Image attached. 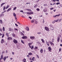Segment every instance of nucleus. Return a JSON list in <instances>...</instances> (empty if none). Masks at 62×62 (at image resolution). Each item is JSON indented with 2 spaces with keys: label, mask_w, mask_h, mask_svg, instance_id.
Instances as JSON below:
<instances>
[{
  "label": "nucleus",
  "mask_w": 62,
  "mask_h": 62,
  "mask_svg": "<svg viewBox=\"0 0 62 62\" xmlns=\"http://www.w3.org/2000/svg\"><path fill=\"white\" fill-rule=\"evenodd\" d=\"M49 26H50V27H51L50 28V29H51L52 31H53L54 29V28L53 27V25L51 24H50L49 25Z\"/></svg>",
  "instance_id": "nucleus-1"
},
{
  "label": "nucleus",
  "mask_w": 62,
  "mask_h": 62,
  "mask_svg": "<svg viewBox=\"0 0 62 62\" xmlns=\"http://www.w3.org/2000/svg\"><path fill=\"white\" fill-rule=\"evenodd\" d=\"M13 15L14 17H15V18L16 21V19H17V16H16V15L15 14V13H13Z\"/></svg>",
  "instance_id": "nucleus-2"
},
{
  "label": "nucleus",
  "mask_w": 62,
  "mask_h": 62,
  "mask_svg": "<svg viewBox=\"0 0 62 62\" xmlns=\"http://www.w3.org/2000/svg\"><path fill=\"white\" fill-rule=\"evenodd\" d=\"M45 28L46 30V31H50L49 29V28H48V27H45Z\"/></svg>",
  "instance_id": "nucleus-3"
},
{
  "label": "nucleus",
  "mask_w": 62,
  "mask_h": 62,
  "mask_svg": "<svg viewBox=\"0 0 62 62\" xmlns=\"http://www.w3.org/2000/svg\"><path fill=\"white\" fill-rule=\"evenodd\" d=\"M27 14H28V15H31V14H33V12H31L29 13L28 12H27Z\"/></svg>",
  "instance_id": "nucleus-4"
},
{
  "label": "nucleus",
  "mask_w": 62,
  "mask_h": 62,
  "mask_svg": "<svg viewBox=\"0 0 62 62\" xmlns=\"http://www.w3.org/2000/svg\"><path fill=\"white\" fill-rule=\"evenodd\" d=\"M13 42L14 43H15V44H16L17 43H18V41L17 40L14 39L13 40Z\"/></svg>",
  "instance_id": "nucleus-5"
},
{
  "label": "nucleus",
  "mask_w": 62,
  "mask_h": 62,
  "mask_svg": "<svg viewBox=\"0 0 62 62\" xmlns=\"http://www.w3.org/2000/svg\"><path fill=\"white\" fill-rule=\"evenodd\" d=\"M48 50L50 52H52V48L50 47H48Z\"/></svg>",
  "instance_id": "nucleus-6"
},
{
  "label": "nucleus",
  "mask_w": 62,
  "mask_h": 62,
  "mask_svg": "<svg viewBox=\"0 0 62 62\" xmlns=\"http://www.w3.org/2000/svg\"><path fill=\"white\" fill-rule=\"evenodd\" d=\"M4 42H5L4 40V39H2L1 41V44H3Z\"/></svg>",
  "instance_id": "nucleus-7"
},
{
  "label": "nucleus",
  "mask_w": 62,
  "mask_h": 62,
  "mask_svg": "<svg viewBox=\"0 0 62 62\" xmlns=\"http://www.w3.org/2000/svg\"><path fill=\"white\" fill-rule=\"evenodd\" d=\"M49 43L52 46H54V44L51 41H49Z\"/></svg>",
  "instance_id": "nucleus-8"
},
{
  "label": "nucleus",
  "mask_w": 62,
  "mask_h": 62,
  "mask_svg": "<svg viewBox=\"0 0 62 62\" xmlns=\"http://www.w3.org/2000/svg\"><path fill=\"white\" fill-rule=\"evenodd\" d=\"M30 38L31 39H35V37L34 36H31Z\"/></svg>",
  "instance_id": "nucleus-9"
},
{
  "label": "nucleus",
  "mask_w": 62,
  "mask_h": 62,
  "mask_svg": "<svg viewBox=\"0 0 62 62\" xmlns=\"http://www.w3.org/2000/svg\"><path fill=\"white\" fill-rule=\"evenodd\" d=\"M12 39V38L11 37H8L7 38V39L8 40H11V39Z\"/></svg>",
  "instance_id": "nucleus-10"
},
{
  "label": "nucleus",
  "mask_w": 62,
  "mask_h": 62,
  "mask_svg": "<svg viewBox=\"0 0 62 62\" xmlns=\"http://www.w3.org/2000/svg\"><path fill=\"white\" fill-rule=\"evenodd\" d=\"M22 39H27V37L26 36H25L22 37Z\"/></svg>",
  "instance_id": "nucleus-11"
},
{
  "label": "nucleus",
  "mask_w": 62,
  "mask_h": 62,
  "mask_svg": "<svg viewBox=\"0 0 62 62\" xmlns=\"http://www.w3.org/2000/svg\"><path fill=\"white\" fill-rule=\"evenodd\" d=\"M60 37L59 36L57 38V41L58 42H59L60 41Z\"/></svg>",
  "instance_id": "nucleus-12"
},
{
  "label": "nucleus",
  "mask_w": 62,
  "mask_h": 62,
  "mask_svg": "<svg viewBox=\"0 0 62 62\" xmlns=\"http://www.w3.org/2000/svg\"><path fill=\"white\" fill-rule=\"evenodd\" d=\"M43 50L42 49H41L40 50V53H41V54H42L43 53Z\"/></svg>",
  "instance_id": "nucleus-13"
},
{
  "label": "nucleus",
  "mask_w": 62,
  "mask_h": 62,
  "mask_svg": "<svg viewBox=\"0 0 62 62\" xmlns=\"http://www.w3.org/2000/svg\"><path fill=\"white\" fill-rule=\"evenodd\" d=\"M25 29L26 30H27V31H28L29 30V28L28 27H26Z\"/></svg>",
  "instance_id": "nucleus-14"
},
{
  "label": "nucleus",
  "mask_w": 62,
  "mask_h": 62,
  "mask_svg": "<svg viewBox=\"0 0 62 62\" xmlns=\"http://www.w3.org/2000/svg\"><path fill=\"white\" fill-rule=\"evenodd\" d=\"M11 8H9L8 9L7 11V12H8V11H10V10H11Z\"/></svg>",
  "instance_id": "nucleus-15"
},
{
  "label": "nucleus",
  "mask_w": 62,
  "mask_h": 62,
  "mask_svg": "<svg viewBox=\"0 0 62 62\" xmlns=\"http://www.w3.org/2000/svg\"><path fill=\"white\" fill-rule=\"evenodd\" d=\"M3 54H2L1 55V58L0 59V61H1V59H2L3 58Z\"/></svg>",
  "instance_id": "nucleus-16"
},
{
  "label": "nucleus",
  "mask_w": 62,
  "mask_h": 62,
  "mask_svg": "<svg viewBox=\"0 0 62 62\" xmlns=\"http://www.w3.org/2000/svg\"><path fill=\"white\" fill-rule=\"evenodd\" d=\"M13 29L12 28H9V31H13Z\"/></svg>",
  "instance_id": "nucleus-17"
},
{
  "label": "nucleus",
  "mask_w": 62,
  "mask_h": 62,
  "mask_svg": "<svg viewBox=\"0 0 62 62\" xmlns=\"http://www.w3.org/2000/svg\"><path fill=\"white\" fill-rule=\"evenodd\" d=\"M46 44L48 46H49V42H47V41H46Z\"/></svg>",
  "instance_id": "nucleus-18"
},
{
  "label": "nucleus",
  "mask_w": 62,
  "mask_h": 62,
  "mask_svg": "<svg viewBox=\"0 0 62 62\" xmlns=\"http://www.w3.org/2000/svg\"><path fill=\"white\" fill-rule=\"evenodd\" d=\"M4 16V14H1L0 15V17H2V16Z\"/></svg>",
  "instance_id": "nucleus-19"
},
{
  "label": "nucleus",
  "mask_w": 62,
  "mask_h": 62,
  "mask_svg": "<svg viewBox=\"0 0 62 62\" xmlns=\"http://www.w3.org/2000/svg\"><path fill=\"white\" fill-rule=\"evenodd\" d=\"M5 4V3H2L1 4V7H3V5H4V4Z\"/></svg>",
  "instance_id": "nucleus-20"
},
{
  "label": "nucleus",
  "mask_w": 62,
  "mask_h": 62,
  "mask_svg": "<svg viewBox=\"0 0 62 62\" xmlns=\"http://www.w3.org/2000/svg\"><path fill=\"white\" fill-rule=\"evenodd\" d=\"M35 57H33L32 58V61H35Z\"/></svg>",
  "instance_id": "nucleus-21"
},
{
  "label": "nucleus",
  "mask_w": 62,
  "mask_h": 62,
  "mask_svg": "<svg viewBox=\"0 0 62 62\" xmlns=\"http://www.w3.org/2000/svg\"><path fill=\"white\" fill-rule=\"evenodd\" d=\"M6 58H7V56H6L4 57L3 59L4 61H5V60H6Z\"/></svg>",
  "instance_id": "nucleus-22"
},
{
  "label": "nucleus",
  "mask_w": 62,
  "mask_h": 62,
  "mask_svg": "<svg viewBox=\"0 0 62 62\" xmlns=\"http://www.w3.org/2000/svg\"><path fill=\"white\" fill-rule=\"evenodd\" d=\"M41 40L43 43H45V42H44V41L43 40V39H41Z\"/></svg>",
  "instance_id": "nucleus-23"
},
{
  "label": "nucleus",
  "mask_w": 62,
  "mask_h": 62,
  "mask_svg": "<svg viewBox=\"0 0 62 62\" xmlns=\"http://www.w3.org/2000/svg\"><path fill=\"white\" fill-rule=\"evenodd\" d=\"M9 5H7L6 7V9H7V8H9Z\"/></svg>",
  "instance_id": "nucleus-24"
},
{
  "label": "nucleus",
  "mask_w": 62,
  "mask_h": 62,
  "mask_svg": "<svg viewBox=\"0 0 62 62\" xmlns=\"http://www.w3.org/2000/svg\"><path fill=\"white\" fill-rule=\"evenodd\" d=\"M0 23L1 24H2V23H3V21H2V20H0Z\"/></svg>",
  "instance_id": "nucleus-25"
},
{
  "label": "nucleus",
  "mask_w": 62,
  "mask_h": 62,
  "mask_svg": "<svg viewBox=\"0 0 62 62\" xmlns=\"http://www.w3.org/2000/svg\"><path fill=\"white\" fill-rule=\"evenodd\" d=\"M34 22H35V23H36V24H37L38 23V21H37L36 20H35Z\"/></svg>",
  "instance_id": "nucleus-26"
},
{
  "label": "nucleus",
  "mask_w": 62,
  "mask_h": 62,
  "mask_svg": "<svg viewBox=\"0 0 62 62\" xmlns=\"http://www.w3.org/2000/svg\"><path fill=\"white\" fill-rule=\"evenodd\" d=\"M28 54L29 55H32L33 54L32 53L30 52Z\"/></svg>",
  "instance_id": "nucleus-27"
},
{
  "label": "nucleus",
  "mask_w": 62,
  "mask_h": 62,
  "mask_svg": "<svg viewBox=\"0 0 62 62\" xmlns=\"http://www.w3.org/2000/svg\"><path fill=\"white\" fill-rule=\"evenodd\" d=\"M3 31H5V27H3Z\"/></svg>",
  "instance_id": "nucleus-28"
},
{
  "label": "nucleus",
  "mask_w": 62,
  "mask_h": 62,
  "mask_svg": "<svg viewBox=\"0 0 62 62\" xmlns=\"http://www.w3.org/2000/svg\"><path fill=\"white\" fill-rule=\"evenodd\" d=\"M26 10H28L29 11H32V10H31L29 9H27Z\"/></svg>",
  "instance_id": "nucleus-29"
},
{
  "label": "nucleus",
  "mask_w": 62,
  "mask_h": 62,
  "mask_svg": "<svg viewBox=\"0 0 62 62\" xmlns=\"http://www.w3.org/2000/svg\"><path fill=\"white\" fill-rule=\"evenodd\" d=\"M16 8H17V7H15L13 9V10H16Z\"/></svg>",
  "instance_id": "nucleus-30"
},
{
  "label": "nucleus",
  "mask_w": 62,
  "mask_h": 62,
  "mask_svg": "<svg viewBox=\"0 0 62 62\" xmlns=\"http://www.w3.org/2000/svg\"><path fill=\"white\" fill-rule=\"evenodd\" d=\"M36 10H37V11H39L40 10V9L39 8H37Z\"/></svg>",
  "instance_id": "nucleus-31"
},
{
  "label": "nucleus",
  "mask_w": 62,
  "mask_h": 62,
  "mask_svg": "<svg viewBox=\"0 0 62 62\" xmlns=\"http://www.w3.org/2000/svg\"><path fill=\"white\" fill-rule=\"evenodd\" d=\"M31 23H33L35 22V20H32L31 21Z\"/></svg>",
  "instance_id": "nucleus-32"
},
{
  "label": "nucleus",
  "mask_w": 62,
  "mask_h": 62,
  "mask_svg": "<svg viewBox=\"0 0 62 62\" xmlns=\"http://www.w3.org/2000/svg\"><path fill=\"white\" fill-rule=\"evenodd\" d=\"M14 29L15 31L16 30V31H18V29H17L14 28Z\"/></svg>",
  "instance_id": "nucleus-33"
},
{
  "label": "nucleus",
  "mask_w": 62,
  "mask_h": 62,
  "mask_svg": "<svg viewBox=\"0 0 62 62\" xmlns=\"http://www.w3.org/2000/svg\"><path fill=\"white\" fill-rule=\"evenodd\" d=\"M21 42H22V43H23V44H24V42H23V40H21Z\"/></svg>",
  "instance_id": "nucleus-34"
},
{
  "label": "nucleus",
  "mask_w": 62,
  "mask_h": 62,
  "mask_svg": "<svg viewBox=\"0 0 62 62\" xmlns=\"http://www.w3.org/2000/svg\"><path fill=\"white\" fill-rule=\"evenodd\" d=\"M6 35L7 37H9V35H8V33H7L6 34Z\"/></svg>",
  "instance_id": "nucleus-35"
},
{
  "label": "nucleus",
  "mask_w": 62,
  "mask_h": 62,
  "mask_svg": "<svg viewBox=\"0 0 62 62\" xmlns=\"http://www.w3.org/2000/svg\"><path fill=\"white\" fill-rule=\"evenodd\" d=\"M6 9V7L4 6L3 7V10H5Z\"/></svg>",
  "instance_id": "nucleus-36"
},
{
  "label": "nucleus",
  "mask_w": 62,
  "mask_h": 62,
  "mask_svg": "<svg viewBox=\"0 0 62 62\" xmlns=\"http://www.w3.org/2000/svg\"><path fill=\"white\" fill-rule=\"evenodd\" d=\"M12 36L13 37H15V34H13Z\"/></svg>",
  "instance_id": "nucleus-37"
},
{
  "label": "nucleus",
  "mask_w": 62,
  "mask_h": 62,
  "mask_svg": "<svg viewBox=\"0 0 62 62\" xmlns=\"http://www.w3.org/2000/svg\"><path fill=\"white\" fill-rule=\"evenodd\" d=\"M4 36H5V35L4 34H3L2 36V38H4Z\"/></svg>",
  "instance_id": "nucleus-38"
},
{
  "label": "nucleus",
  "mask_w": 62,
  "mask_h": 62,
  "mask_svg": "<svg viewBox=\"0 0 62 62\" xmlns=\"http://www.w3.org/2000/svg\"><path fill=\"white\" fill-rule=\"evenodd\" d=\"M28 44L29 45V46H30V45H31V44H32V43H30Z\"/></svg>",
  "instance_id": "nucleus-39"
},
{
  "label": "nucleus",
  "mask_w": 62,
  "mask_h": 62,
  "mask_svg": "<svg viewBox=\"0 0 62 62\" xmlns=\"http://www.w3.org/2000/svg\"><path fill=\"white\" fill-rule=\"evenodd\" d=\"M37 34H40L41 32H37Z\"/></svg>",
  "instance_id": "nucleus-40"
},
{
  "label": "nucleus",
  "mask_w": 62,
  "mask_h": 62,
  "mask_svg": "<svg viewBox=\"0 0 62 62\" xmlns=\"http://www.w3.org/2000/svg\"><path fill=\"white\" fill-rule=\"evenodd\" d=\"M55 20H54V21L52 22V23H55Z\"/></svg>",
  "instance_id": "nucleus-41"
},
{
  "label": "nucleus",
  "mask_w": 62,
  "mask_h": 62,
  "mask_svg": "<svg viewBox=\"0 0 62 62\" xmlns=\"http://www.w3.org/2000/svg\"><path fill=\"white\" fill-rule=\"evenodd\" d=\"M61 14H58L57 15H56V16H60V15Z\"/></svg>",
  "instance_id": "nucleus-42"
},
{
  "label": "nucleus",
  "mask_w": 62,
  "mask_h": 62,
  "mask_svg": "<svg viewBox=\"0 0 62 62\" xmlns=\"http://www.w3.org/2000/svg\"><path fill=\"white\" fill-rule=\"evenodd\" d=\"M37 7V5H36L35 6H34V8H36Z\"/></svg>",
  "instance_id": "nucleus-43"
},
{
  "label": "nucleus",
  "mask_w": 62,
  "mask_h": 62,
  "mask_svg": "<svg viewBox=\"0 0 62 62\" xmlns=\"http://www.w3.org/2000/svg\"><path fill=\"white\" fill-rule=\"evenodd\" d=\"M38 49V47H35L34 48V50H36V49Z\"/></svg>",
  "instance_id": "nucleus-44"
},
{
  "label": "nucleus",
  "mask_w": 62,
  "mask_h": 62,
  "mask_svg": "<svg viewBox=\"0 0 62 62\" xmlns=\"http://www.w3.org/2000/svg\"><path fill=\"white\" fill-rule=\"evenodd\" d=\"M33 48H34V46H32V47H31V49L32 50V49H33Z\"/></svg>",
  "instance_id": "nucleus-45"
},
{
  "label": "nucleus",
  "mask_w": 62,
  "mask_h": 62,
  "mask_svg": "<svg viewBox=\"0 0 62 62\" xmlns=\"http://www.w3.org/2000/svg\"><path fill=\"white\" fill-rule=\"evenodd\" d=\"M62 20V19H61L59 20V22H61V21Z\"/></svg>",
  "instance_id": "nucleus-46"
},
{
  "label": "nucleus",
  "mask_w": 62,
  "mask_h": 62,
  "mask_svg": "<svg viewBox=\"0 0 62 62\" xmlns=\"http://www.w3.org/2000/svg\"><path fill=\"white\" fill-rule=\"evenodd\" d=\"M36 56L38 58H39V55L38 54L36 55Z\"/></svg>",
  "instance_id": "nucleus-47"
},
{
  "label": "nucleus",
  "mask_w": 62,
  "mask_h": 62,
  "mask_svg": "<svg viewBox=\"0 0 62 62\" xmlns=\"http://www.w3.org/2000/svg\"><path fill=\"white\" fill-rule=\"evenodd\" d=\"M44 6H47V4H44Z\"/></svg>",
  "instance_id": "nucleus-48"
},
{
  "label": "nucleus",
  "mask_w": 62,
  "mask_h": 62,
  "mask_svg": "<svg viewBox=\"0 0 62 62\" xmlns=\"http://www.w3.org/2000/svg\"><path fill=\"white\" fill-rule=\"evenodd\" d=\"M56 16H57L56 15H55V16H53V17L54 18H55L56 17Z\"/></svg>",
  "instance_id": "nucleus-49"
},
{
  "label": "nucleus",
  "mask_w": 62,
  "mask_h": 62,
  "mask_svg": "<svg viewBox=\"0 0 62 62\" xmlns=\"http://www.w3.org/2000/svg\"><path fill=\"white\" fill-rule=\"evenodd\" d=\"M21 33L22 35H23V36H24V34H23V33L22 32H21Z\"/></svg>",
  "instance_id": "nucleus-50"
},
{
  "label": "nucleus",
  "mask_w": 62,
  "mask_h": 62,
  "mask_svg": "<svg viewBox=\"0 0 62 62\" xmlns=\"http://www.w3.org/2000/svg\"><path fill=\"white\" fill-rule=\"evenodd\" d=\"M56 5H58L59 4H60V2H57L56 3Z\"/></svg>",
  "instance_id": "nucleus-51"
},
{
  "label": "nucleus",
  "mask_w": 62,
  "mask_h": 62,
  "mask_svg": "<svg viewBox=\"0 0 62 62\" xmlns=\"http://www.w3.org/2000/svg\"><path fill=\"white\" fill-rule=\"evenodd\" d=\"M54 8H50V10H52V9H54Z\"/></svg>",
  "instance_id": "nucleus-52"
},
{
  "label": "nucleus",
  "mask_w": 62,
  "mask_h": 62,
  "mask_svg": "<svg viewBox=\"0 0 62 62\" xmlns=\"http://www.w3.org/2000/svg\"><path fill=\"white\" fill-rule=\"evenodd\" d=\"M29 18H30V19H32V17L29 16Z\"/></svg>",
  "instance_id": "nucleus-53"
},
{
  "label": "nucleus",
  "mask_w": 62,
  "mask_h": 62,
  "mask_svg": "<svg viewBox=\"0 0 62 62\" xmlns=\"http://www.w3.org/2000/svg\"><path fill=\"white\" fill-rule=\"evenodd\" d=\"M61 51V48H60L59 49V51Z\"/></svg>",
  "instance_id": "nucleus-54"
},
{
  "label": "nucleus",
  "mask_w": 62,
  "mask_h": 62,
  "mask_svg": "<svg viewBox=\"0 0 62 62\" xmlns=\"http://www.w3.org/2000/svg\"><path fill=\"white\" fill-rule=\"evenodd\" d=\"M59 21V20L58 19L57 20H56L55 21V22H57L58 21Z\"/></svg>",
  "instance_id": "nucleus-55"
},
{
  "label": "nucleus",
  "mask_w": 62,
  "mask_h": 62,
  "mask_svg": "<svg viewBox=\"0 0 62 62\" xmlns=\"http://www.w3.org/2000/svg\"><path fill=\"white\" fill-rule=\"evenodd\" d=\"M15 25H16V26H18V25H17V24L15 23Z\"/></svg>",
  "instance_id": "nucleus-56"
},
{
  "label": "nucleus",
  "mask_w": 62,
  "mask_h": 62,
  "mask_svg": "<svg viewBox=\"0 0 62 62\" xmlns=\"http://www.w3.org/2000/svg\"><path fill=\"white\" fill-rule=\"evenodd\" d=\"M0 31H1V32L2 31V28L0 29Z\"/></svg>",
  "instance_id": "nucleus-57"
},
{
  "label": "nucleus",
  "mask_w": 62,
  "mask_h": 62,
  "mask_svg": "<svg viewBox=\"0 0 62 62\" xmlns=\"http://www.w3.org/2000/svg\"><path fill=\"white\" fill-rule=\"evenodd\" d=\"M23 11L22 10H21V11H20V12H23Z\"/></svg>",
  "instance_id": "nucleus-58"
},
{
  "label": "nucleus",
  "mask_w": 62,
  "mask_h": 62,
  "mask_svg": "<svg viewBox=\"0 0 62 62\" xmlns=\"http://www.w3.org/2000/svg\"><path fill=\"white\" fill-rule=\"evenodd\" d=\"M59 5H59L60 7H59V8H60V7H61V5L60 4H59Z\"/></svg>",
  "instance_id": "nucleus-59"
},
{
  "label": "nucleus",
  "mask_w": 62,
  "mask_h": 62,
  "mask_svg": "<svg viewBox=\"0 0 62 62\" xmlns=\"http://www.w3.org/2000/svg\"><path fill=\"white\" fill-rule=\"evenodd\" d=\"M26 59H24L23 60V61H26Z\"/></svg>",
  "instance_id": "nucleus-60"
},
{
  "label": "nucleus",
  "mask_w": 62,
  "mask_h": 62,
  "mask_svg": "<svg viewBox=\"0 0 62 62\" xmlns=\"http://www.w3.org/2000/svg\"><path fill=\"white\" fill-rule=\"evenodd\" d=\"M12 54H14V52H13L12 53Z\"/></svg>",
  "instance_id": "nucleus-61"
},
{
  "label": "nucleus",
  "mask_w": 62,
  "mask_h": 62,
  "mask_svg": "<svg viewBox=\"0 0 62 62\" xmlns=\"http://www.w3.org/2000/svg\"><path fill=\"white\" fill-rule=\"evenodd\" d=\"M29 47H30V48H31L32 47V46H29Z\"/></svg>",
  "instance_id": "nucleus-62"
},
{
  "label": "nucleus",
  "mask_w": 62,
  "mask_h": 62,
  "mask_svg": "<svg viewBox=\"0 0 62 62\" xmlns=\"http://www.w3.org/2000/svg\"><path fill=\"white\" fill-rule=\"evenodd\" d=\"M22 17H23V18H25V16H22Z\"/></svg>",
  "instance_id": "nucleus-63"
},
{
  "label": "nucleus",
  "mask_w": 62,
  "mask_h": 62,
  "mask_svg": "<svg viewBox=\"0 0 62 62\" xmlns=\"http://www.w3.org/2000/svg\"><path fill=\"white\" fill-rule=\"evenodd\" d=\"M60 41L61 42H62V39H61Z\"/></svg>",
  "instance_id": "nucleus-64"
}]
</instances>
